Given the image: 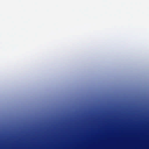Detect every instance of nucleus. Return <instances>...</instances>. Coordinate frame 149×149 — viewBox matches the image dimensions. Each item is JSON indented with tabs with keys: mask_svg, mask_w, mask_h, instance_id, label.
Here are the masks:
<instances>
[{
	"mask_svg": "<svg viewBox=\"0 0 149 149\" xmlns=\"http://www.w3.org/2000/svg\"><path fill=\"white\" fill-rule=\"evenodd\" d=\"M93 109H94V108H93Z\"/></svg>",
	"mask_w": 149,
	"mask_h": 149,
	"instance_id": "1",
	"label": "nucleus"
}]
</instances>
